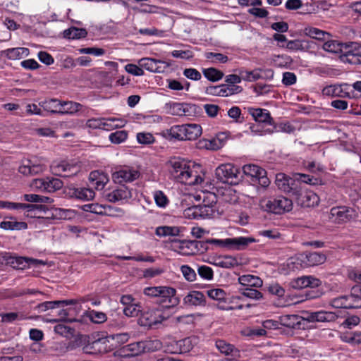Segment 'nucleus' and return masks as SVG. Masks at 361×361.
<instances>
[{
  "label": "nucleus",
  "instance_id": "obj_1",
  "mask_svg": "<svg viewBox=\"0 0 361 361\" xmlns=\"http://www.w3.org/2000/svg\"><path fill=\"white\" fill-rule=\"evenodd\" d=\"M167 165L173 178L180 183L194 185L203 181V178L190 161L174 157L167 162Z\"/></svg>",
  "mask_w": 361,
  "mask_h": 361
},
{
  "label": "nucleus",
  "instance_id": "obj_2",
  "mask_svg": "<svg viewBox=\"0 0 361 361\" xmlns=\"http://www.w3.org/2000/svg\"><path fill=\"white\" fill-rule=\"evenodd\" d=\"M176 292L173 288L159 286V323L169 319L178 304L179 300L176 297Z\"/></svg>",
  "mask_w": 361,
  "mask_h": 361
},
{
  "label": "nucleus",
  "instance_id": "obj_3",
  "mask_svg": "<svg viewBox=\"0 0 361 361\" xmlns=\"http://www.w3.org/2000/svg\"><path fill=\"white\" fill-rule=\"evenodd\" d=\"M259 206L265 212L282 214L292 210L293 202L286 197L279 195L275 197L261 199Z\"/></svg>",
  "mask_w": 361,
  "mask_h": 361
},
{
  "label": "nucleus",
  "instance_id": "obj_4",
  "mask_svg": "<svg viewBox=\"0 0 361 361\" xmlns=\"http://www.w3.org/2000/svg\"><path fill=\"white\" fill-rule=\"evenodd\" d=\"M208 242L211 245H214L221 247H226L229 250H243L247 246L256 242L255 238L252 237H236L226 239H208Z\"/></svg>",
  "mask_w": 361,
  "mask_h": 361
},
{
  "label": "nucleus",
  "instance_id": "obj_5",
  "mask_svg": "<svg viewBox=\"0 0 361 361\" xmlns=\"http://www.w3.org/2000/svg\"><path fill=\"white\" fill-rule=\"evenodd\" d=\"M361 44L357 42H345L340 59L342 61L350 64L361 63Z\"/></svg>",
  "mask_w": 361,
  "mask_h": 361
},
{
  "label": "nucleus",
  "instance_id": "obj_6",
  "mask_svg": "<svg viewBox=\"0 0 361 361\" xmlns=\"http://www.w3.org/2000/svg\"><path fill=\"white\" fill-rule=\"evenodd\" d=\"M216 176L222 183L235 184L239 180L240 169L232 164H221L216 169Z\"/></svg>",
  "mask_w": 361,
  "mask_h": 361
},
{
  "label": "nucleus",
  "instance_id": "obj_7",
  "mask_svg": "<svg viewBox=\"0 0 361 361\" xmlns=\"http://www.w3.org/2000/svg\"><path fill=\"white\" fill-rule=\"evenodd\" d=\"M357 216V214L353 207L342 205L332 207L329 217L336 224H343L355 219Z\"/></svg>",
  "mask_w": 361,
  "mask_h": 361
},
{
  "label": "nucleus",
  "instance_id": "obj_8",
  "mask_svg": "<svg viewBox=\"0 0 361 361\" xmlns=\"http://www.w3.org/2000/svg\"><path fill=\"white\" fill-rule=\"evenodd\" d=\"M163 246L184 256L195 255V251H197L194 246L193 240H178L174 239L169 242L164 241Z\"/></svg>",
  "mask_w": 361,
  "mask_h": 361
},
{
  "label": "nucleus",
  "instance_id": "obj_9",
  "mask_svg": "<svg viewBox=\"0 0 361 361\" xmlns=\"http://www.w3.org/2000/svg\"><path fill=\"white\" fill-rule=\"evenodd\" d=\"M293 195L295 197L298 205L302 207H314L319 202V198L316 193L304 189L300 185Z\"/></svg>",
  "mask_w": 361,
  "mask_h": 361
},
{
  "label": "nucleus",
  "instance_id": "obj_10",
  "mask_svg": "<svg viewBox=\"0 0 361 361\" xmlns=\"http://www.w3.org/2000/svg\"><path fill=\"white\" fill-rule=\"evenodd\" d=\"M323 95L331 97L354 98L351 86L348 83L334 84L324 87L322 91Z\"/></svg>",
  "mask_w": 361,
  "mask_h": 361
},
{
  "label": "nucleus",
  "instance_id": "obj_11",
  "mask_svg": "<svg viewBox=\"0 0 361 361\" xmlns=\"http://www.w3.org/2000/svg\"><path fill=\"white\" fill-rule=\"evenodd\" d=\"M177 219L175 216L164 214L161 215V225H159V237L178 236L180 232V228L175 225Z\"/></svg>",
  "mask_w": 361,
  "mask_h": 361
},
{
  "label": "nucleus",
  "instance_id": "obj_12",
  "mask_svg": "<svg viewBox=\"0 0 361 361\" xmlns=\"http://www.w3.org/2000/svg\"><path fill=\"white\" fill-rule=\"evenodd\" d=\"M275 183L277 188L288 193L293 195L300 186V183L298 180L290 178L283 173H279L276 175Z\"/></svg>",
  "mask_w": 361,
  "mask_h": 361
},
{
  "label": "nucleus",
  "instance_id": "obj_13",
  "mask_svg": "<svg viewBox=\"0 0 361 361\" xmlns=\"http://www.w3.org/2000/svg\"><path fill=\"white\" fill-rule=\"evenodd\" d=\"M56 175L62 177H71L76 175L80 170V167L76 163L68 161H61L51 166Z\"/></svg>",
  "mask_w": 361,
  "mask_h": 361
},
{
  "label": "nucleus",
  "instance_id": "obj_14",
  "mask_svg": "<svg viewBox=\"0 0 361 361\" xmlns=\"http://www.w3.org/2000/svg\"><path fill=\"white\" fill-rule=\"evenodd\" d=\"M139 176L137 170L125 166L114 171L112 173V178L115 183L123 185L125 183L133 182L138 178Z\"/></svg>",
  "mask_w": 361,
  "mask_h": 361
},
{
  "label": "nucleus",
  "instance_id": "obj_15",
  "mask_svg": "<svg viewBox=\"0 0 361 361\" xmlns=\"http://www.w3.org/2000/svg\"><path fill=\"white\" fill-rule=\"evenodd\" d=\"M65 192L71 197L89 201L92 200L95 196L94 191L89 188H75L73 186L68 187L65 189Z\"/></svg>",
  "mask_w": 361,
  "mask_h": 361
},
{
  "label": "nucleus",
  "instance_id": "obj_16",
  "mask_svg": "<svg viewBox=\"0 0 361 361\" xmlns=\"http://www.w3.org/2000/svg\"><path fill=\"white\" fill-rule=\"evenodd\" d=\"M10 263L13 268L18 269H24L31 267H39L41 265L44 266L46 264V262L43 260L25 257H12Z\"/></svg>",
  "mask_w": 361,
  "mask_h": 361
},
{
  "label": "nucleus",
  "instance_id": "obj_17",
  "mask_svg": "<svg viewBox=\"0 0 361 361\" xmlns=\"http://www.w3.org/2000/svg\"><path fill=\"white\" fill-rule=\"evenodd\" d=\"M46 166L43 164L36 163L31 159H25L22 161L18 171L25 176H34L43 172Z\"/></svg>",
  "mask_w": 361,
  "mask_h": 361
},
{
  "label": "nucleus",
  "instance_id": "obj_18",
  "mask_svg": "<svg viewBox=\"0 0 361 361\" xmlns=\"http://www.w3.org/2000/svg\"><path fill=\"white\" fill-rule=\"evenodd\" d=\"M107 338H100L82 347V352L86 354H100L110 351L108 348Z\"/></svg>",
  "mask_w": 361,
  "mask_h": 361
},
{
  "label": "nucleus",
  "instance_id": "obj_19",
  "mask_svg": "<svg viewBox=\"0 0 361 361\" xmlns=\"http://www.w3.org/2000/svg\"><path fill=\"white\" fill-rule=\"evenodd\" d=\"M305 319L309 322H331L338 318V315L333 312L317 311L307 312Z\"/></svg>",
  "mask_w": 361,
  "mask_h": 361
},
{
  "label": "nucleus",
  "instance_id": "obj_20",
  "mask_svg": "<svg viewBox=\"0 0 361 361\" xmlns=\"http://www.w3.org/2000/svg\"><path fill=\"white\" fill-rule=\"evenodd\" d=\"M321 284V281L313 276H302L291 281L292 287L295 289H302L308 287L317 288Z\"/></svg>",
  "mask_w": 361,
  "mask_h": 361
},
{
  "label": "nucleus",
  "instance_id": "obj_21",
  "mask_svg": "<svg viewBox=\"0 0 361 361\" xmlns=\"http://www.w3.org/2000/svg\"><path fill=\"white\" fill-rule=\"evenodd\" d=\"M207 296L214 300L219 301L217 307L221 310H232L234 308L226 304L227 297L226 293L221 288H211L206 290Z\"/></svg>",
  "mask_w": 361,
  "mask_h": 361
},
{
  "label": "nucleus",
  "instance_id": "obj_22",
  "mask_svg": "<svg viewBox=\"0 0 361 361\" xmlns=\"http://www.w3.org/2000/svg\"><path fill=\"white\" fill-rule=\"evenodd\" d=\"M109 202H118L131 198V191L125 185H121L106 195Z\"/></svg>",
  "mask_w": 361,
  "mask_h": 361
},
{
  "label": "nucleus",
  "instance_id": "obj_23",
  "mask_svg": "<svg viewBox=\"0 0 361 361\" xmlns=\"http://www.w3.org/2000/svg\"><path fill=\"white\" fill-rule=\"evenodd\" d=\"M249 114L258 123L274 125V119L268 110L260 108H249Z\"/></svg>",
  "mask_w": 361,
  "mask_h": 361
},
{
  "label": "nucleus",
  "instance_id": "obj_24",
  "mask_svg": "<svg viewBox=\"0 0 361 361\" xmlns=\"http://www.w3.org/2000/svg\"><path fill=\"white\" fill-rule=\"evenodd\" d=\"M184 124L174 125L169 129L163 130L159 133L163 137L169 140L183 141L184 132L183 128Z\"/></svg>",
  "mask_w": 361,
  "mask_h": 361
},
{
  "label": "nucleus",
  "instance_id": "obj_25",
  "mask_svg": "<svg viewBox=\"0 0 361 361\" xmlns=\"http://www.w3.org/2000/svg\"><path fill=\"white\" fill-rule=\"evenodd\" d=\"M90 185L96 190H102L108 183L109 178L105 173L99 171H93L90 173Z\"/></svg>",
  "mask_w": 361,
  "mask_h": 361
},
{
  "label": "nucleus",
  "instance_id": "obj_26",
  "mask_svg": "<svg viewBox=\"0 0 361 361\" xmlns=\"http://www.w3.org/2000/svg\"><path fill=\"white\" fill-rule=\"evenodd\" d=\"M183 302L188 306H205L206 298L200 291H191L183 298Z\"/></svg>",
  "mask_w": 361,
  "mask_h": 361
},
{
  "label": "nucleus",
  "instance_id": "obj_27",
  "mask_svg": "<svg viewBox=\"0 0 361 361\" xmlns=\"http://www.w3.org/2000/svg\"><path fill=\"white\" fill-rule=\"evenodd\" d=\"M183 130L184 132L183 141L195 140L202 133L201 126L197 123H185Z\"/></svg>",
  "mask_w": 361,
  "mask_h": 361
},
{
  "label": "nucleus",
  "instance_id": "obj_28",
  "mask_svg": "<svg viewBox=\"0 0 361 361\" xmlns=\"http://www.w3.org/2000/svg\"><path fill=\"white\" fill-rule=\"evenodd\" d=\"M129 338L130 336L128 333L114 334L105 337L107 338L108 348L110 349V351L126 343Z\"/></svg>",
  "mask_w": 361,
  "mask_h": 361
},
{
  "label": "nucleus",
  "instance_id": "obj_29",
  "mask_svg": "<svg viewBox=\"0 0 361 361\" xmlns=\"http://www.w3.org/2000/svg\"><path fill=\"white\" fill-rule=\"evenodd\" d=\"M302 257V262L305 263V266L307 267L322 264L325 262L326 259L325 255L317 252H309Z\"/></svg>",
  "mask_w": 361,
  "mask_h": 361
},
{
  "label": "nucleus",
  "instance_id": "obj_30",
  "mask_svg": "<svg viewBox=\"0 0 361 361\" xmlns=\"http://www.w3.org/2000/svg\"><path fill=\"white\" fill-rule=\"evenodd\" d=\"M30 54V50L25 47L10 48L2 51V55L10 60H17L23 57H27Z\"/></svg>",
  "mask_w": 361,
  "mask_h": 361
},
{
  "label": "nucleus",
  "instance_id": "obj_31",
  "mask_svg": "<svg viewBox=\"0 0 361 361\" xmlns=\"http://www.w3.org/2000/svg\"><path fill=\"white\" fill-rule=\"evenodd\" d=\"M199 338L192 336L180 341H178V353H185L190 352L195 345L197 344Z\"/></svg>",
  "mask_w": 361,
  "mask_h": 361
},
{
  "label": "nucleus",
  "instance_id": "obj_32",
  "mask_svg": "<svg viewBox=\"0 0 361 361\" xmlns=\"http://www.w3.org/2000/svg\"><path fill=\"white\" fill-rule=\"evenodd\" d=\"M139 323L141 326L151 327L158 323V319L156 314V310H145L139 319Z\"/></svg>",
  "mask_w": 361,
  "mask_h": 361
},
{
  "label": "nucleus",
  "instance_id": "obj_33",
  "mask_svg": "<svg viewBox=\"0 0 361 361\" xmlns=\"http://www.w3.org/2000/svg\"><path fill=\"white\" fill-rule=\"evenodd\" d=\"M238 281L244 288H259L263 283L259 277L250 274L240 276Z\"/></svg>",
  "mask_w": 361,
  "mask_h": 361
},
{
  "label": "nucleus",
  "instance_id": "obj_34",
  "mask_svg": "<svg viewBox=\"0 0 361 361\" xmlns=\"http://www.w3.org/2000/svg\"><path fill=\"white\" fill-rule=\"evenodd\" d=\"M216 347L218 348V350L223 354L227 355H232L234 357L239 356L240 351L235 348L234 345L226 343L224 340H218L215 343Z\"/></svg>",
  "mask_w": 361,
  "mask_h": 361
},
{
  "label": "nucleus",
  "instance_id": "obj_35",
  "mask_svg": "<svg viewBox=\"0 0 361 361\" xmlns=\"http://www.w3.org/2000/svg\"><path fill=\"white\" fill-rule=\"evenodd\" d=\"M39 105L47 112L58 114H59L60 106H61V101L56 99H49L42 101L39 103Z\"/></svg>",
  "mask_w": 361,
  "mask_h": 361
},
{
  "label": "nucleus",
  "instance_id": "obj_36",
  "mask_svg": "<svg viewBox=\"0 0 361 361\" xmlns=\"http://www.w3.org/2000/svg\"><path fill=\"white\" fill-rule=\"evenodd\" d=\"M330 305L334 308L351 309L356 305L351 302L349 295H342L332 299Z\"/></svg>",
  "mask_w": 361,
  "mask_h": 361
},
{
  "label": "nucleus",
  "instance_id": "obj_37",
  "mask_svg": "<svg viewBox=\"0 0 361 361\" xmlns=\"http://www.w3.org/2000/svg\"><path fill=\"white\" fill-rule=\"evenodd\" d=\"M161 344V349L167 353H178V341L173 337L168 336L162 338Z\"/></svg>",
  "mask_w": 361,
  "mask_h": 361
},
{
  "label": "nucleus",
  "instance_id": "obj_38",
  "mask_svg": "<svg viewBox=\"0 0 361 361\" xmlns=\"http://www.w3.org/2000/svg\"><path fill=\"white\" fill-rule=\"evenodd\" d=\"M201 112V107L195 104L181 103V116H196Z\"/></svg>",
  "mask_w": 361,
  "mask_h": 361
},
{
  "label": "nucleus",
  "instance_id": "obj_39",
  "mask_svg": "<svg viewBox=\"0 0 361 361\" xmlns=\"http://www.w3.org/2000/svg\"><path fill=\"white\" fill-rule=\"evenodd\" d=\"M61 106H60L59 114H73L78 112L82 107L80 103L74 102L72 101L61 102Z\"/></svg>",
  "mask_w": 361,
  "mask_h": 361
},
{
  "label": "nucleus",
  "instance_id": "obj_40",
  "mask_svg": "<svg viewBox=\"0 0 361 361\" xmlns=\"http://www.w3.org/2000/svg\"><path fill=\"white\" fill-rule=\"evenodd\" d=\"M243 172L247 176H250L254 179H256L258 176H264L266 174V171L262 168L255 165V164H247L243 167Z\"/></svg>",
  "mask_w": 361,
  "mask_h": 361
},
{
  "label": "nucleus",
  "instance_id": "obj_41",
  "mask_svg": "<svg viewBox=\"0 0 361 361\" xmlns=\"http://www.w3.org/2000/svg\"><path fill=\"white\" fill-rule=\"evenodd\" d=\"M303 31L307 36L318 40H324L326 36L329 37L331 35L326 31L311 26L305 27Z\"/></svg>",
  "mask_w": 361,
  "mask_h": 361
},
{
  "label": "nucleus",
  "instance_id": "obj_42",
  "mask_svg": "<svg viewBox=\"0 0 361 361\" xmlns=\"http://www.w3.org/2000/svg\"><path fill=\"white\" fill-rule=\"evenodd\" d=\"M204 76L211 82H217L224 78V73L215 68L202 69Z\"/></svg>",
  "mask_w": 361,
  "mask_h": 361
},
{
  "label": "nucleus",
  "instance_id": "obj_43",
  "mask_svg": "<svg viewBox=\"0 0 361 361\" xmlns=\"http://www.w3.org/2000/svg\"><path fill=\"white\" fill-rule=\"evenodd\" d=\"M0 228L4 230H25L27 228V223L16 221H3L0 223Z\"/></svg>",
  "mask_w": 361,
  "mask_h": 361
},
{
  "label": "nucleus",
  "instance_id": "obj_44",
  "mask_svg": "<svg viewBox=\"0 0 361 361\" xmlns=\"http://www.w3.org/2000/svg\"><path fill=\"white\" fill-rule=\"evenodd\" d=\"M74 310L72 308L60 309L56 311L59 318L50 319L48 321L49 322H52V323L56 322L60 320L73 322L75 321V319H74L73 317H71L72 312Z\"/></svg>",
  "mask_w": 361,
  "mask_h": 361
},
{
  "label": "nucleus",
  "instance_id": "obj_45",
  "mask_svg": "<svg viewBox=\"0 0 361 361\" xmlns=\"http://www.w3.org/2000/svg\"><path fill=\"white\" fill-rule=\"evenodd\" d=\"M63 35L64 37L68 39H80L85 37L87 35V32L85 29L83 28L72 27L69 29L64 30Z\"/></svg>",
  "mask_w": 361,
  "mask_h": 361
},
{
  "label": "nucleus",
  "instance_id": "obj_46",
  "mask_svg": "<svg viewBox=\"0 0 361 361\" xmlns=\"http://www.w3.org/2000/svg\"><path fill=\"white\" fill-rule=\"evenodd\" d=\"M162 109L163 112L166 114L181 116V103L168 102L164 105Z\"/></svg>",
  "mask_w": 361,
  "mask_h": 361
},
{
  "label": "nucleus",
  "instance_id": "obj_47",
  "mask_svg": "<svg viewBox=\"0 0 361 361\" xmlns=\"http://www.w3.org/2000/svg\"><path fill=\"white\" fill-rule=\"evenodd\" d=\"M123 350L126 353L125 356L133 357L142 352L143 346L141 343H133L124 346Z\"/></svg>",
  "mask_w": 361,
  "mask_h": 361
},
{
  "label": "nucleus",
  "instance_id": "obj_48",
  "mask_svg": "<svg viewBox=\"0 0 361 361\" xmlns=\"http://www.w3.org/2000/svg\"><path fill=\"white\" fill-rule=\"evenodd\" d=\"M85 314L92 322L95 324H102L107 319V316L104 312L96 311L94 310H87L85 312Z\"/></svg>",
  "mask_w": 361,
  "mask_h": 361
},
{
  "label": "nucleus",
  "instance_id": "obj_49",
  "mask_svg": "<svg viewBox=\"0 0 361 361\" xmlns=\"http://www.w3.org/2000/svg\"><path fill=\"white\" fill-rule=\"evenodd\" d=\"M66 305V300L47 301L39 304L37 308L39 312H44L48 310L58 309Z\"/></svg>",
  "mask_w": 361,
  "mask_h": 361
},
{
  "label": "nucleus",
  "instance_id": "obj_50",
  "mask_svg": "<svg viewBox=\"0 0 361 361\" xmlns=\"http://www.w3.org/2000/svg\"><path fill=\"white\" fill-rule=\"evenodd\" d=\"M343 46H344V43H343V42H339L336 40H330V41L326 42L323 44V49H324V50H325L328 52L340 54V55H341Z\"/></svg>",
  "mask_w": 361,
  "mask_h": 361
},
{
  "label": "nucleus",
  "instance_id": "obj_51",
  "mask_svg": "<svg viewBox=\"0 0 361 361\" xmlns=\"http://www.w3.org/2000/svg\"><path fill=\"white\" fill-rule=\"evenodd\" d=\"M349 296L351 302H353L354 305H356L354 308L361 307V285L353 286L351 289Z\"/></svg>",
  "mask_w": 361,
  "mask_h": 361
},
{
  "label": "nucleus",
  "instance_id": "obj_52",
  "mask_svg": "<svg viewBox=\"0 0 361 361\" xmlns=\"http://www.w3.org/2000/svg\"><path fill=\"white\" fill-rule=\"evenodd\" d=\"M47 192H54L62 188L63 184L61 180L56 178H47Z\"/></svg>",
  "mask_w": 361,
  "mask_h": 361
},
{
  "label": "nucleus",
  "instance_id": "obj_53",
  "mask_svg": "<svg viewBox=\"0 0 361 361\" xmlns=\"http://www.w3.org/2000/svg\"><path fill=\"white\" fill-rule=\"evenodd\" d=\"M86 302H90L91 304L94 306H98L101 304V301L99 299H94L91 295H89L80 297L78 299L66 300V305L84 303Z\"/></svg>",
  "mask_w": 361,
  "mask_h": 361
},
{
  "label": "nucleus",
  "instance_id": "obj_54",
  "mask_svg": "<svg viewBox=\"0 0 361 361\" xmlns=\"http://www.w3.org/2000/svg\"><path fill=\"white\" fill-rule=\"evenodd\" d=\"M298 317L295 314L283 315L279 319V323L284 326L294 328L298 324Z\"/></svg>",
  "mask_w": 361,
  "mask_h": 361
},
{
  "label": "nucleus",
  "instance_id": "obj_55",
  "mask_svg": "<svg viewBox=\"0 0 361 361\" xmlns=\"http://www.w3.org/2000/svg\"><path fill=\"white\" fill-rule=\"evenodd\" d=\"M198 207L200 209V219L213 218L217 212L216 207H213V206L200 204Z\"/></svg>",
  "mask_w": 361,
  "mask_h": 361
},
{
  "label": "nucleus",
  "instance_id": "obj_56",
  "mask_svg": "<svg viewBox=\"0 0 361 361\" xmlns=\"http://www.w3.org/2000/svg\"><path fill=\"white\" fill-rule=\"evenodd\" d=\"M205 93L208 95L226 97L224 84L208 86L205 89Z\"/></svg>",
  "mask_w": 361,
  "mask_h": 361
},
{
  "label": "nucleus",
  "instance_id": "obj_57",
  "mask_svg": "<svg viewBox=\"0 0 361 361\" xmlns=\"http://www.w3.org/2000/svg\"><path fill=\"white\" fill-rule=\"evenodd\" d=\"M217 264L221 267L229 269L238 265V260L232 256H224L221 258Z\"/></svg>",
  "mask_w": 361,
  "mask_h": 361
},
{
  "label": "nucleus",
  "instance_id": "obj_58",
  "mask_svg": "<svg viewBox=\"0 0 361 361\" xmlns=\"http://www.w3.org/2000/svg\"><path fill=\"white\" fill-rule=\"evenodd\" d=\"M243 295L254 300H260L263 298L262 293L253 288H243L240 289Z\"/></svg>",
  "mask_w": 361,
  "mask_h": 361
},
{
  "label": "nucleus",
  "instance_id": "obj_59",
  "mask_svg": "<svg viewBox=\"0 0 361 361\" xmlns=\"http://www.w3.org/2000/svg\"><path fill=\"white\" fill-rule=\"evenodd\" d=\"M259 71L261 69H256L254 71H240V75L242 77V79L246 81H255L261 78L259 75Z\"/></svg>",
  "mask_w": 361,
  "mask_h": 361
},
{
  "label": "nucleus",
  "instance_id": "obj_60",
  "mask_svg": "<svg viewBox=\"0 0 361 361\" xmlns=\"http://www.w3.org/2000/svg\"><path fill=\"white\" fill-rule=\"evenodd\" d=\"M109 140L114 144H120L124 142L128 137L126 130H118L109 135Z\"/></svg>",
  "mask_w": 361,
  "mask_h": 361
},
{
  "label": "nucleus",
  "instance_id": "obj_61",
  "mask_svg": "<svg viewBox=\"0 0 361 361\" xmlns=\"http://www.w3.org/2000/svg\"><path fill=\"white\" fill-rule=\"evenodd\" d=\"M82 209L85 212L94 213L97 214H106V208L99 204H87L82 207Z\"/></svg>",
  "mask_w": 361,
  "mask_h": 361
},
{
  "label": "nucleus",
  "instance_id": "obj_62",
  "mask_svg": "<svg viewBox=\"0 0 361 361\" xmlns=\"http://www.w3.org/2000/svg\"><path fill=\"white\" fill-rule=\"evenodd\" d=\"M205 57L207 59H211L212 63H214L218 62L225 63L228 61V56L221 53L207 52Z\"/></svg>",
  "mask_w": 361,
  "mask_h": 361
},
{
  "label": "nucleus",
  "instance_id": "obj_63",
  "mask_svg": "<svg viewBox=\"0 0 361 361\" xmlns=\"http://www.w3.org/2000/svg\"><path fill=\"white\" fill-rule=\"evenodd\" d=\"M123 312L128 317H137L141 312V307L138 304L133 303L128 307H124Z\"/></svg>",
  "mask_w": 361,
  "mask_h": 361
},
{
  "label": "nucleus",
  "instance_id": "obj_64",
  "mask_svg": "<svg viewBox=\"0 0 361 361\" xmlns=\"http://www.w3.org/2000/svg\"><path fill=\"white\" fill-rule=\"evenodd\" d=\"M197 273L200 277L205 280H211L214 276L212 269L206 265L200 266L197 269Z\"/></svg>",
  "mask_w": 361,
  "mask_h": 361
}]
</instances>
